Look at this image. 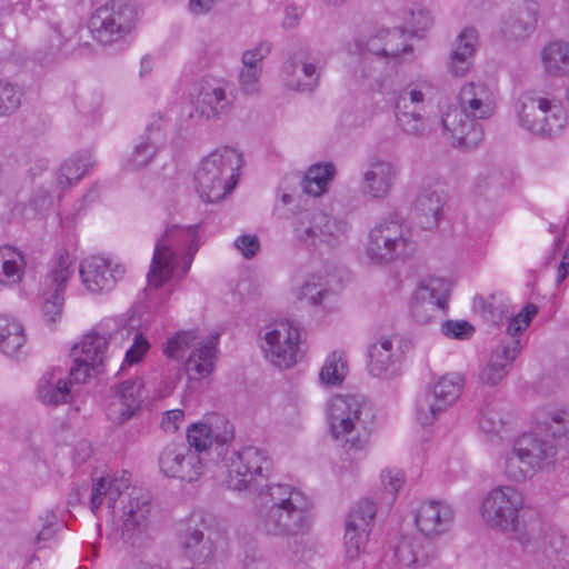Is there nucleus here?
Returning <instances> with one entry per match:
<instances>
[{
	"mask_svg": "<svg viewBox=\"0 0 569 569\" xmlns=\"http://www.w3.org/2000/svg\"><path fill=\"white\" fill-rule=\"evenodd\" d=\"M297 300L310 306H319L331 295L328 278L321 272H310L293 288Z\"/></svg>",
	"mask_w": 569,
	"mask_h": 569,
	"instance_id": "obj_43",
	"label": "nucleus"
},
{
	"mask_svg": "<svg viewBox=\"0 0 569 569\" xmlns=\"http://www.w3.org/2000/svg\"><path fill=\"white\" fill-rule=\"evenodd\" d=\"M241 153L232 147H219L204 156L194 170V188L206 202H218L238 183Z\"/></svg>",
	"mask_w": 569,
	"mask_h": 569,
	"instance_id": "obj_7",
	"label": "nucleus"
},
{
	"mask_svg": "<svg viewBox=\"0 0 569 569\" xmlns=\"http://www.w3.org/2000/svg\"><path fill=\"white\" fill-rule=\"evenodd\" d=\"M558 449L536 432L516 437L511 447L500 453L497 466L510 482L523 483L539 472L555 467Z\"/></svg>",
	"mask_w": 569,
	"mask_h": 569,
	"instance_id": "obj_6",
	"label": "nucleus"
},
{
	"mask_svg": "<svg viewBox=\"0 0 569 569\" xmlns=\"http://www.w3.org/2000/svg\"><path fill=\"white\" fill-rule=\"evenodd\" d=\"M541 61L545 71L550 76H566L569 73V43L552 41L541 50Z\"/></svg>",
	"mask_w": 569,
	"mask_h": 569,
	"instance_id": "obj_47",
	"label": "nucleus"
},
{
	"mask_svg": "<svg viewBox=\"0 0 569 569\" xmlns=\"http://www.w3.org/2000/svg\"><path fill=\"white\" fill-rule=\"evenodd\" d=\"M24 343L26 335L22 325L13 318L0 317V352L16 358L21 353Z\"/></svg>",
	"mask_w": 569,
	"mask_h": 569,
	"instance_id": "obj_46",
	"label": "nucleus"
},
{
	"mask_svg": "<svg viewBox=\"0 0 569 569\" xmlns=\"http://www.w3.org/2000/svg\"><path fill=\"white\" fill-rule=\"evenodd\" d=\"M199 112L207 119H218L232 110V102L222 83L214 79H202L194 86Z\"/></svg>",
	"mask_w": 569,
	"mask_h": 569,
	"instance_id": "obj_33",
	"label": "nucleus"
},
{
	"mask_svg": "<svg viewBox=\"0 0 569 569\" xmlns=\"http://www.w3.org/2000/svg\"><path fill=\"white\" fill-rule=\"evenodd\" d=\"M478 428L490 441L503 438L507 431V422L497 403L487 402L480 408Z\"/></svg>",
	"mask_w": 569,
	"mask_h": 569,
	"instance_id": "obj_48",
	"label": "nucleus"
},
{
	"mask_svg": "<svg viewBox=\"0 0 569 569\" xmlns=\"http://www.w3.org/2000/svg\"><path fill=\"white\" fill-rule=\"evenodd\" d=\"M441 333L450 339L466 340L473 332V327L465 320H447L441 323Z\"/></svg>",
	"mask_w": 569,
	"mask_h": 569,
	"instance_id": "obj_63",
	"label": "nucleus"
},
{
	"mask_svg": "<svg viewBox=\"0 0 569 569\" xmlns=\"http://www.w3.org/2000/svg\"><path fill=\"white\" fill-rule=\"evenodd\" d=\"M437 548L430 542L413 538L401 539L393 550L399 568H419L429 565L437 558Z\"/></svg>",
	"mask_w": 569,
	"mask_h": 569,
	"instance_id": "obj_38",
	"label": "nucleus"
},
{
	"mask_svg": "<svg viewBox=\"0 0 569 569\" xmlns=\"http://www.w3.org/2000/svg\"><path fill=\"white\" fill-rule=\"evenodd\" d=\"M537 313L538 307L533 303H527L515 316H508L507 333L509 337L507 339H518L517 336L530 326Z\"/></svg>",
	"mask_w": 569,
	"mask_h": 569,
	"instance_id": "obj_55",
	"label": "nucleus"
},
{
	"mask_svg": "<svg viewBox=\"0 0 569 569\" xmlns=\"http://www.w3.org/2000/svg\"><path fill=\"white\" fill-rule=\"evenodd\" d=\"M234 250L247 260L254 258L260 251V240L254 233L239 234L232 242Z\"/></svg>",
	"mask_w": 569,
	"mask_h": 569,
	"instance_id": "obj_61",
	"label": "nucleus"
},
{
	"mask_svg": "<svg viewBox=\"0 0 569 569\" xmlns=\"http://www.w3.org/2000/svg\"><path fill=\"white\" fill-rule=\"evenodd\" d=\"M465 379L459 373L439 378L431 389L420 392L415 401L413 415L420 426H431L460 398Z\"/></svg>",
	"mask_w": 569,
	"mask_h": 569,
	"instance_id": "obj_15",
	"label": "nucleus"
},
{
	"mask_svg": "<svg viewBox=\"0 0 569 569\" xmlns=\"http://www.w3.org/2000/svg\"><path fill=\"white\" fill-rule=\"evenodd\" d=\"M136 19L134 4L124 0H112L99 6L91 13L88 27L98 42L111 44L131 32Z\"/></svg>",
	"mask_w": 569,
	"mask_h": 569,
	"instance_id": "obj_12",
	"label": "nucleus"
},
{
	"mask_svg": "<svg viewBox=\"0 0 569 569\" xmlns=\"http://www.w3.org/2000/svg\"><path fill=\"white\" fill-rule=\"evenodd\" d=\"M108 341V333L92 330L74 345L71 351L73 363L70 368L77 385L86 383L102 371Z\"/></svg>",
	"mask_w": 569,
	"mask_h": 569,
	"instance_id": "obj_21",
	"label": "nucleus"
},
{
	"mask_svg": "<svg viewBox=\"0 0 569 569\" xmlns=\"http://www.w3.org/2000/svg\"><path fill=\"white\" fill-rule=\"evenodd\" d=\"M348 373V361L345 352L333 351L325 360L319 379L326 386H340Z\"/></svg>",
	"mask_w": 569,
	"mask_h": 569,
	"instance_id": "obj_51",
	"label": "nucleus"
},
{
	"mask_svg": "<svg viewBox=\"0 0 569 569\" xmlns=\"http://www.w3.org/2000/svg\"><path fill=\"white\" fill-rule=\"evenodd\" d=\"M377 513L373 501L363 499L349 512L346 519L345 557L341 569H365L366 546Z\"/></svg>",
	"mask_w": 569,
	"mask_h": 569,
	"instance_id": "obj_16",
	"label": "nucleus"
},
{
	"mask_svg": "<svg viewBox=\"0 0 569 569\" xmlns=\"http://www.w3.org/2000/svg\"><path fill=\"white\" fill-rule=\"evenodd\" d=\"M70 41V37L67 36L59 26L53 27L48 39L47 54L51 56L53 59L58 54L67 53L69 51Z\"/></svg>",
	"mask_w": 569,
	"mask_h": 569,
	"instance_id": "obj_64",
	"label": "nucleus"
},
{
	"mask_svg": "<svg viewBox=\"0 0 569 569\" xmlns=\"http://www.w3.org/2000/svg\"><path fill=\"white\" fill-rule=\"evenodd\" d=\"M521 345L519 339H503L492 351L488 363L480 371L482 383L496 386L508 375L513 361L519 356Z\"/></svg>",
	"mask_w": 569,
	"mask_h": 569,
	"instance_id": "obj_35",
	"label": "nucleus"
},
{
	"mask_svg": "<svg viewBox=\"0 0 569 569\" xmlns=\"http://www.w3.org/2000/svg\"><path fill=\"white\" fill-rule=\"evenodd\" d=\"M446 193L437 182L435 186L425 183L416 201L417 212L425 219L421 224L426 229H432L438 226L446 203Z\"/></svg>",
	"mask_w": 569,
	"mask_h": 569,
	"instance_id": "obj_39",
	"label": "nucleus"
},
{
	"mask_svg": "<svg viewBox=\"0 0 569 569\" xmlns=\"http://www.w3.org/2000/svg\"><path fill=\"white\" fill-rule=\"evenodd\" d=\"M260 348L264 358L279 369L292 368L300 352V329L289 320L276 321L260 330Z\"/></svg>",
	"mask_w": 569,
	"mask_h": 569,
	"instance_id": "obj_14",
	"label": "nucleus"
},
{
	"mask_svg": "<svg viewBox=\"0 0 569 569\" xmlns=\"http://www.w3.org/2000/svg\"><path fill=\"white\" fill-rule=\"evenodd\" d=\"M327 431L350 460L363 459L376 429V413L359 395H335L325 406Z\"/></svg>",
	"mask_w": 569,
	"mask_h": 569,
	"instance_id": "obj_4",
	"label": "nucleus"
},
{
	"mask_svg": "<svg viewBox=\"0 0 569 569\" xmlns=\"http://www.w3.org/2000/svg\"><path fill=\"white\" fill-rule=\"evenodd\" d=\"M232 438L233 427L221 416H212L208 422L193 423L187 430V446L201 457L214 442L226 445Z\"/></svg>",
	"mask_w": 569,
	"mask_h": 569,
	"instance_id": "obj_30",
	"label": "nucleus"
},
{
	"mask_svg": "<svg viewBox=\"0 0 569 569\" xmlns=\"http://www.w3.org/2000/svg\"><path fill=\"white\" fill-rule=\"evenodd\" d=\"M413 48L401 29H385L383 64H401L413 60Z\"/></svg>",
	"mask_w": 569,
	"mask_h": 569,
	"instance_id": "obj_45",
	"label": "nucleus"
},
{
	"mask_svg": "<svg viewBox=\"0 0 569 569\" xmlns=\"http://www.w3.org/2000/svg\"><path fill=\"white\" fill-rule=\"evenodd\" d=\"M21 102V92L13 84L0 80V117L14 112Z\"/></svg>",
	"mask_w": 569,
	"mask_h": 569,
	"instance_id": "obj_58",
	"label": "nucleus"
},
{
	"mask_svg": "<svg viewBox=\"0 0 569 569\" xmlns=\"http://www.w3.org/2000/svg\"><path fill=\"white\" fill-rule=\"evenodd\" d=\"M170 128V118L166 112L153 113L147 124L143 139L159 147H163Z\"/></svg>",
	"mask_w": 569,
	"mask_h": 569,
	"instance_id": "obj_54",
	"label": "nucleus"
},
{
	"mask_svg": "<svg viewBox=\"0 0 569 569\" xmlns=\"http://www.w3.org/2000/svg\"><path fill=\"white\" fill-rule=\"evenodd\" d=\"M385 29L366 38L355 39L346 44L350 54H358L360 60L353 70V78L371 91L382 92L387 89V78L378 71L383 64Z\"/></svg>",
	"mask_w": 569,
	"mask_h": 569,
	"instance_id": "obj_13",
	"label": "nucleus"
},
{
	"mask_svg": "<svg viewBox=\"0 0 569 569\" xmlns=\"http://www.w3.org/2000/svg\"><path fill=\"white\" fill-rule=\"evenodd\" d=\"M418 531L428 539H437L450 531L455 522L452 506L439 499L421 501L413 510Z\"/></svg>",
	"mask_w": 569,
	"mask_h": 569,
	"instance_id": "obj_25",
	"label": "nucleus"
},
{
	"mask_svg": "<svg viewBox=\"0 0 569 569\" xmlns=\"http://www.w3.org/2000/svg\"><path fill=\"white\" fill-rule=\"evenodd\" d=\"M380 482L385 492L395 497L405 483V473L398 468H385L380 473Z\"/></svg>",
	"mask_w": 569,
	"mask_h": 569,
	"instance_id": "obj_62",
	"label": "nucleus"
},
{
	"mask_svg": "<svg viewBox=\"0 0 569 569\" xmlns=\"http://www.w3.org/2000/svg\"><path fill=\"white\" fill-rule=\"evenodd\" d=\"M27 258L24 252L11 244L0 246V286L12 288L19 284L26 273Z\"/></svg>",
	"mask_w": 569,
	"mask_h": 569,
	"instance_id": "obj_41",
	"label": "nucleus"
},
{
	"mask_svg": "<svg viewBox=\"0 0 569 569\" xmlns=\"http://www.w3.org/2000/svg\"><path fill=\"white\" fill-rule=\"evenodd\" d=\"M62 190L57 189L56 182L52 180L49 188L39 187L33 191L27 210L32 214L48 210L53 203V196Z\"/></svg>",
	"mask_w": 569,
	"mask_h": 569,
	"instance_id": "obj_56",
	"label": "nucleus"
},
{
	"mask_svg": "<svg viewBox=\"0 0 569 569\" xmlns=\"http://www.w3.org/2000/svg\"><path fill=\"white\" fill-rule=\"evenodd\" d=\"M130 475L121 471L112 477H102L92 486L90 509L96 517L104 508L107 513L116 516V503L130 487Z\"/></svg>",
	"mask_w": 569,
	"mask_h": 569,
	"instance_id": "obj_32",
	"label": "nucleus"
},
{
	"mask_svg": "<svg viewBox=\"0 0 569 569\" xmlns=\"http://www.w3.org/2000/svg\"><path fill=\"white\" fill-rule=\"evenodd\" d=\"M202 527V518L197 513L190 515L176 526L177 541L182 555L196 563L211 561L217 551L213 540L204 537Z\"/></svg>",
	"mask_w": 569,
	"mask_h": 569,
	"instance_id": "obj_23",
	"label": "nucleus"
},
{
	"mask_svg": "<svg viewBox=\"0 0 569 569\" xmlns=\"http://www.w3.org/2000/svg\"><path fill=\"white\" fill-rule=\"evenodd\" d=\"M400 169L396 161L373 157L362 171L361 190L370 199L383 200L392 191Z\"/></svg>",
	"mask_w": 569,
	"mask_h": 569,
	"instance_id": "obj_28",
	"label": "nucleus"
},
{
	"mask_svg": "<svg viewBox=\"0 0 569 569\" xmlns=\"http://www.w3.org/2000/svg\"><path fill=\"white\" fill-rule=\"evenodd\" d=\"M519 124L533 134L553 136L567 124L565 108L556 99L538 91H526L517 100Z\"/></svg>",
	"mask_w": 569,
	"mask_h": 569,
	"instance_id": "obj_11",
	"label": "nucleus"
},
{
	"mask_svg": "<svg viewBox=\"0 0 569 569\" xmlns=\"http://www.w3.org/2000/svg\"><path fill=\"white\" fill-rule=\"evenodd\" d=\"M262 68L241 67L238 74L239 88L247 96L258 94L260 92V79Z\"/></svg>",
	"mask_w": 569,
	"mask_h": 569,
	"instance_id": "obj_60",
	"label": "nucleus"
},
{
	"mask_svg": "<svg viewBox=\"0 0 569 569\" xmlns=\"http://www.w3.org/2000/svg\"><path fill=\"white\" fill-rule=\"evenodd\" d=\"M368 369L373 377L391 378L401 366L403 350L397 337H381L369 347Z\"/></svg>",
	"mask_w": 569,
	"mask_h": 569,
	"instance_id": "obj_29",
	"label": "nucleus"
},
{
	"mask_svg": "<svg viewBox=\"0 0 569 569\" xmlns=\"http://www.w3.org/2000/svg\"><path fill=\"white\" fill-rule=\"evenodd\" d=\"M201 337L199 330L196 329L179 330L169 336L162 343V353L171 360L186 359V355H189Z\"/></svg>",
	"mask_w": 569,
	"mask_h": 569,
	"instance_id": "obj_49",
	"label": "nucleus"
},
{
	"mask_svg": "<svg viewBox=\"0 0 569 569\" xmlns=\"http://www.w3.org/2000/svg\"><path fill=\"white\" fill-rule=\"evenodd\" d=\"M272 469V460L264 449L247 446L227 460V486L237 491L250 489L259 478L264 479Z\"/></svg>",
	"mask_w": 569,
	"mask_h": 569,
	"instance_id": "obj_17",
	"label": "nucleus"
},
{
	"mask_svg": "<svg viewBox=\"0 0 569 569\" xmlns=\"http://www.w3.org/2000/svg\"><path fill=\"white\" fill-rule=\"evenodd\" d=\"M272 49L271 42L261 40L253 47L244 50L241 56V67L262 68V61L270 54Z\"/></svg>",
	"mask_w": 569,
	"mask_h": 569,
	"instance_id": "obj_59",
	"label": "nucleus"
},
{
	"mask_svg": "<svg viewBox=\"0 0 569 569\" xmlns=\"http://www.w3.org/2000/svg\"><path fill=\"white\" fill-rule=\"evenodd\" d=\"M458 108L441 111V131L452 146L473 148L482 139L478 120L491 118L497 109L498 87L486 80L466 82L458 93Z\"/></svg>",
	"mask_w": 569,
	"mask_h": 569,
	"instance_id": "obj_3",
	"label": "nucleus"
},
{
	"mask_svg": "<svg viewBox=\"0 0 569 569\" xmlns=\"http://www.w3.org/2000/svg\"><path fill=\"white\" fill-rule=\"evenodd\" d=\"M539 4L536 0H522L501 21L500 31L505 38L522 40L536 29Z\"/></svg>",
	"mask_w": 569,
	"mask_h": 569,
	"instance_id": "obj_36",
	"label": "nucleus"
},
{
	"mask_svg": "<svg viewBox=\"0 0 569 569\" xmlns=\"http://www.w3.org/2000/svg\"><path fill=\"white\" fill-rule=\"evenodd\" d=\"M509 307V300L501 293L476 297L473 300V310L486 321L495 325L508 317Z\"/></svg>",
	"mask_w": 569,
	"mask_h": 569,
	"instance_id": "obj_50",
	"label": "nucleus"
},
{
	"mask_svg": "<svg viewBox=\"0 0 569 569\" xmlns=\"http://www.w3.org/2000/svg\"><path fill=\"white\" fill-rule=\"evenodd\" d=\"M124 273L123 264L102 256L87 257L79 266L81 283L88 292L94 295L113 290Z\"/></svg>",
	"mask_w": 569,
	"mask_h": 569,
	"instance_id": "obj_24",
	"label": "nucleus"
},
{
	"mask_svg": "<svg viewBox=\"0 0 569 569\" xmlns=\"http://www.w3.org/2000/svg\"><path fill=\"white\" fill-rule=\"evenodd\" d=\"M532 421L555 439H569V405L546 403L535 410Z\"/></svg>",
	"mask_w": 569,
	"mask_h": 569,
	"instance_id": "obj_37",
	"label": "nucleus"
},
{
	"mask_svg": "<svg viewBox=\"0 0 569 569\" xmlns=\"http://www.w3.org/2000/svg\"><path fill=\"white\" fill-rule=\"evenodd\" d=\"M290 228L293 240L310 248L340 246L351 230L347 219L321 209L299 210L292 216Z\"/></svg>",
	"mask_w": 569,
	"mask_h": 569,
	"instance_id": "obj_10",
	"label": "nucleus"
},
{
	"mask_svg": "<svg viewBox=\"0 0 569 569\" xmlns=\"http://www.w3.org/2000/svg\"><path fill=\"white\" fill-rule=\"evenodd\" d=\"M199 248L198 226L170 224L166 228L154 246L148 272L150 299H156L153 290L186 277Z\"/></svg>",
	"mask_w": 569,
	"mask_h": 569,
	"instance_id": "obj_5",
	"label": "nucleus"
},
{
	"mask_svg": "<svg viewBox=\"0 0 569 569\" xmlns=\"http://www.w3.org/2000/svg\"><path fill=\"white\" fill-rule=\"evenodd\" d=\"M337 173L332 162H318L310 166L301 179L303 191L312 197L325 194Z\"/></svg>",
	"mask_w": 569,
	"mask_h": 569,
	"instance_id": "obj_44",
	"label": "nucleus"
},
{
	"mask_svg": "<svg viewBox=\"0 0 569 569\" xmlns=\"http://www.w3.org/2000/svg\"><path fill=\"white\" fill-rule=\"evenodd\" d=\"M94 166V159L89 150L72 153L60 166L53 181L57 189L66 190L73 183L81 180L84 174Z\"/></svg>",
	"mask_w": 569,
	"mask_h": 569,
	"instance_id": "obj_42",
	"label": "nucleus"
},
{
	"mask_svg": "<svg viewBox=\"0 0 569 569\" xmlns=\"http://www.w3.org/2000/svg\"><path fill=\"white\" fill-rule=\"evenodd\" d=\"M160 149L161 147L141 138V140L134 146V149L128 157L126 169L130 171H137L147 167L160 151Z\"/></svg>",
	"mask_w": 569,
	"mask_h": 569,
	"instance_id": "obj_53",
	"label": "nucleus"
},
{
	"mask_svg": "<svg viewBox=\"0 0 569 569\" xmlns=\"http://www.w3.org/2000/svg\"><path fill=\"white\" fill-rule=\"evenodd\" d=\"M143 387L141 378H132L112 389L106 406V415L112 423L122 425L139 411Z\"/></svg>",
	"mask_w": 569,
	"mask_h": 569,
	"instance_id": "obj_27",
	"label": "nucleus"
},
{
	"mask_svg": "<svg viewBox=\"0 0 569 569\" xmlns=\"http://www.w3.org/2000/svg\"><path fill=\"white\" fill-rule=\"evenodd\" d=\"M152 506L148 497L131 496L128 502L121 508L119 518L122 521V536L124 539L134 542L143 536L151 523Z\"/></svg>",
	"mask_w": 569,
	"mask_h": 569,
	"instance_id": "obj_34",
	"label": "nucleus"
},
{
	"mask_svg": "<svg viewBox=\"0 0 569 569\" xmlns=\"http://www.w3.org/2000/svg\"><path fill=\"white\" fill-rule=\"evenodd\" d=\"M74 380L71 368L66 370L60 367H51L42 372L34 388L36 399L47 407H59L73 401Z\"/></svg>",
	"mask_w": 569,
	"mask_h": 569,
	"instance_id": "obj_26",
	"label": "nucleus"
},
{
	"mask_svg": "<svg viewBox=\"0 0 569 569\" xmlns=\"http://www.w3.org/2000/svg\"><path fill=\"white\" fill-rule=\"evenodd\" d=\"M74 272L73 261L69 253H60L50 264L40 283V302L43 319L54 323L60 319L63 306V292Z\"/></svg>",
	"mask_w": 569,
	"mask_h": 569,
	"instance_id": "obj_19",
	"label": "nucleus"
},
{
	"mask_svg": "<svg viewBox=\"0 0 569 569\" xmlns=\"http://www.w3.org/2000/svg\"><path fill=\"white\" fill-rule=\"evenodd\" d=\"M312 501L300 488L288 482L266 485L254 509L256 531L269 538L305 535L311 526Z\"/></svg>",
	"mask_w": 569,
	"mask_h": 569,
	"instance_id": "obj_2",
	"label": "nucleus"
},
{
	"mask_svg": "<svg viewBox=\"0 0 569 569\" xmlns=\"http://www.w3.org/2000/svg\"><path fill=\"white\" fill-rule=\"evenodd\" d=\"M218 360V337H201L183 361V369L189 381H201L216 370Z\"/></svg>",
	"mask_w": 569,
	"mask_h": 569,
	"instance_id": "obj_31",
	"label": "nucleus"
},
{
	"mask_svg": "<svg viewBox=\"0 0 569 569\" xmlns=\"http://www.w3.org/2000/svg\"><path fill=\"white\" fill-rule=\"evenodd\" d=\"M525 492L513 485L492 487L481 499L479 515L486 527L511 533L529 552L545 551L546 530L538 516L526 512Z\"/></svg>",
	"mask_w": 569,
	"mask_h": 569,
	"instance_id": "obj_1",
	"label": "nucleus"
},
{
	"mask_svg": "<svg viewBox=\"0 0 569 569\" xmlns=\"http://www.w3.org/2000/svg\"><path fill=\"white\" fill-rule=\"evenodd\" d=\"M320 72L318 53L308 47H299L283 62L280 79L289 90L312 92L319 84Z\"/></svg>",
	"mask_w": 569,
	"mask_h": 569,
	"instance_id": "obj_20",
	"label": "nucleus"
},
{
	"mask_svg": "<svg viewBox=\"0 0 569 569\" xmlns=\"http://www.w3.org/2000/svg\"><path fill=\"white\" fill-rule=\"evenodd\" d=\"M149 340L140 332H136L132 343L127 349L121 369L140 363L150 350Z\"/></svg>",
	"mask_w": 569,
	"mask_h": 569,
	"instance_id": "obj_57",
	"label": "nucleus"
},
{
	"mask_svg": "<svg viewBox=\"0 0 569 569\" xmlns=\"http://www.w3.org/2000/svg\"><path fill=\"white\" fill-rule=\"evenodd\" d=\"M417 252L411 226L396 213L381 218L368 233L366 256L372 264L389 266L407 261Z\"/></svg>",
	"mask_w": 569,
	"mask_h": 569,
	"instance_id": "obj_8",
	"label": "nucleus"
},
{
	"mask_svg": "<svg viewBox=\"0 0 569 569\" xmlns=\"http://www.w3.org/2000/svg\"><path fill=\"white\" fill-rule=\"evenodd\" d=\"M159 467L163 475L186 482L198 481L206 465L199 452L186 443L171 442L159 455Z\"/></svg>",
	"mask_w": 569,
	"mask_h": 569,
	"instance_id": "obj_22",
	"label": "nucleus"
},
{
	"mask_svg": "<svg viewBox=\"0 0 569 569\" xmlns=\"http://www.w3.org/2000/svg\"><path fill=\"white\" fill-rule=\"evenodd\" d=\"M477 43L478 33L475 29L466 28L460 32L448 63V70L452 76L465 77L469 72Z\"/></svg>",
	"mask_w": 569,
	"mask_h": 569,
	"instance_id": "obj_40",
	"label": "nucleus"
},
{
	"mask_svg": "<svg viewBox=\"0 0 569 569\" xmlns=\"http://www.w3.org/2000/svg\"><path fill=\"white\" fill-rule=\"evenodd\" d=\"M431 83L417 80L405 88L393 101V118L397 129L405 136L426 138L441 129L440 117L427 111Z\"/></svg>",
	"mask_w": 569,
	"mask_h": 569,
	"instance_id": "obj_9",
	"label": "nucleus"
},
{
	"mask_svg": "<svg viewBox=\"0 0 569 569\" xmlns=\"http://www.w3.org/2000/svg\"><path fill=\"white\" fill-rule=\"evenodd\" d=\"M402 20L405 21L407 31L418 38H421L423 33L429 31L433 26L431 12L420 4H415L406 9Z\"/></svg>",
	"mask_w": 569,
	"mask_h": 569,
	"instance_id": "obj_52",
	"label": "nucleus"
},
{
	"mask_svg": "<svg viewBox=\"0 0 569 569\" xmlns=\"http://www.w3.org/2000/svg\"><path fill=\"white\" fill-rule=\"evenodd\" d=\"M451 283L442 278H429L418 283L409 299V313L420 325L441 320L448 309Z\"/></svg>",
	"mask_w": 569,
	"mask_h": 569,
	"instance_id": "obj_18",
	"label": "nucleus"
}]
</instances>
